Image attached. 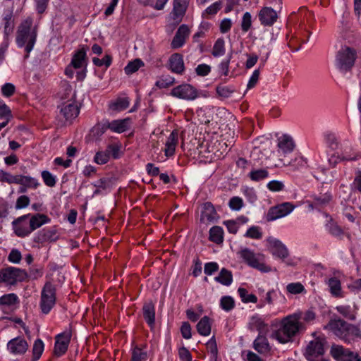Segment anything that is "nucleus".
<instances>
[{
	"label": "nucleus",
	"instance_id": "46",
	"mask_svg": "<svg viewBox=\"0 0 361 361\" xmlns=\"http://www.w3.org/2000/svg\"><path fill=\"white\" fill-rule=\"evenodd\" d=\"M238 293L242 302L244 303H256L257 302V296L254 294L249 293L248 291L244 288H238Z\"/></svg>",
	"mask_w": 361,
	"mask_h": 361
},
{
	"label": "nucleus",
	"instance_id": "42",
	"mask_svg": "<svg viewBox=\"0 0 361 361\" xmlns=\"http://www.w3.org/2000/svg\"><path fill=\"white\" fill-rule=\"evenodd\" d=\"M215 281L224 286H229L233 281V276L231 271L223 268L219 276L215 277Z\"/></svg>",
	"mask_w": 361,
	"mask_h": 361
},
{
	"label": "nucleus",
	"instance_id": "53",
	"mask_svg": "<svg viewBox=\"0 0 361 361\" xmlns=\"http://www.w3.org/2000/svg\"><path fill=\"white\" fill-rule=\"evenodd\" d=\"M130 105V99L128 97H121L116 99L111 107L114 110L122 111L127 109Z\"/></svg>",
	"mask_w": 361,
	"mask_h": 361
},
{
	"label": "nucleus",
	"instance_id": "40",
	"mask_svg": "<svg viewBox=\"0 0 361 361\" xmlns=\"http://www.w3.org/2000/svg\"><path fill=\"white\" fill-rule=\"evenodd\" d=\"M3 20L4 24V32L5 35L8 36L13 32L14 28L12 11H8L7 13H4Z\"/></svg>",
	"mask_w": 361,
	"mask_h": 361
},
{
	"label": "nucleus",
	"instance_id": "63",
	"mask_svg": "<svg viewBox=\"0 0 361 361\" xmlns=\"http://www.w3.org/2000/svg\"><path fill=\"white\" fill-rule=\"evenodd\" d=\"M252 25V16L249 12H245L241 22V29L244 32H247Z\"/></svg>",
	"mask_w": 361,
	"mask_h": 361
},
{
	"label": "nucleus",
	"instance_id": "13",
	"mask_svg": "<svg viewBox=\"0 0 361 361\" xmlns=\"http://www.w3.org/2000/svg\"><path fill=\"white\" fill-rule=\"evenodd\" d=\"M71 331H66L56 336L54 354L59 357L66 353L71 338Z\"/></svg>",
	"mask_w": 361,
	"mask_h": 361
},
{
	"label": "nucleus",
	"instance_id": "15",
	"mask_svg": "<svg viewBox=\"0 0 361 361\" xmlns=\"http://www.w3.org/2000/svg\"><path fill=\"white\" fill-rule=\"evenodd\" d=\"M277 146L279 147L278 152L280 155L286 157L288 154L293 151L295 145L290 136L283 135L278 139Z\"/></svg>",
	"mask_w": 361,
	"mask_h": 361
},
{
	"label": "nucleus",
	"instance_id": "10",
	"mask_svg": "<svg viewBox=\"0 0 361 361\" xmlns=\"http://www.w3.org/2000/svg\"><path fill=\"white\" fill-rule=\"evenodd\" d=\"M295 208V206L290 202H283L271 207L267 212V220L268 221H273L278 219L285 217L290 214Z\"/></svg>",
	"mask_w": 361,
	"mask_h": 361
},
{
	"label": "nucleus",
	"instance_id": "64",
	"mask_svg": "<svg viewBox=\"0 0 361 361\" xmlns=\"http://www.w3.org/2000/svg\"><path fill=\"white\" fill-rule=\"evenodd\" d=\"M15 92L16 87L12 83L6 82L1 87V94L5 97H11L12 95H13Z\"/></svg>",
	"mask_w": 361,
	"mask_h": 361
},
{
	"label": "nucleus",
	"instance_id": "28",
	"mask_svg": "<svg viewBox=\"0 0 361 361\" xmlns=\"http://www.w3.org/2000/svg\"><path fill=\"white\" fill-rule=\"evenodd\" d=\"M56 238V232L54 229L44 228L35 235L34 241L37 243H43L47 241H54Z\"/></svg>",
	"mask_w": 361,
	"mask_h": 361
},
{
	"label": "nucleus",
	"instance_id": "44",
	"mask_svg": "<svg viewBox=\"0 0 361 361\" xmlns=\"http://www.w3.org/2000/svg\"><path fill=\"white\" fill-rule=\"evenodd\" d=\"M16 184H20L25 187L36 188L39 185L38 180L30 176L18 175Z\"/></svg>",
	"mask_w": 361,
	"mask_h": 361
},
{
	"label": "nucleus",
	"instance_id": "23",
	"mask_svg": "<svg viewBox=\"0 0 361 361\" xmlns=\"http://www.w3.org/2000/svg\"><path fill=\"white\" fill-rule=\"evenodd\" d=\"M248 326L251 331H257L259 334H266L268 331L267 324L259 314H255L250 318Z\"/></svg>",
	"mask_w": 361,
	"mask_h": 361
},
{
	"label": "nucleus",
	"instance_id": "50",
	"mask_svg": "<svg viewBox=\"0 0 361 361\" xmlns=\"http://www.w3.org/2000/svg\"><path fill=\"white\" fill-rule=\"evenodd\" d=\"M44 345L41 339H37L32 347L33 361H37L41 357L44 351Z\"/></svg>",
	"mask_w": 361,
	"mask_h": 361
},
{
	"label": "nucleus",
	"instance_id": "51",
	"mask_svg": "<svg viewBox=\"0 0 361 361\" xmlns=\"http://www.w3.org/2000/svg\"><path fill=\"white\" fill-rule=\"evenodd\" d=\"M220 307L226 312H229L235 307L234 299L231 296H223L220 300Z\"/></svg>",
	"mask_w": 361,
	"mask_h": 361
},
{
	"label": "nucleus",
	"instance_id": "25",
	"mask_svg": "<svg viewBox=\"0 0 361 361\" xmlns=\"http://www.w3.org/2000/svg\"><path fill=\"white\" fill-rule=\"evenodd\" d=\"M169 68L172 72L177 74H182L184 72L183 58L180 54L175 53L170 56Z\"/></svg>",
	"mask_w": 361,
	"mask_h": 361
},
{
	"label": "nucleus",
	"instance_id": "3",
	"mask_svg": "<svg viewBox=\"0 0 361 361\" xmlns=\"http://www.w3.org/2000/svg\"><path fill=\"white\" fill-rule=\"evenodd\" d=\"M32 18L28 17L20 24L17 30L16 42L18 47H25V59L29 57V54L33 49L37 40V28H32Z\"/></svg>",
	"mask_w": 361,
	"mask_h": 361
},
{
	"label": "nucleus",
	"instance_id": "57",
	"mask_svg": "<svg viewBox=\"0 0 361 361\" xmlns=\"http://www.w3.org/2000/svg\"><path fill=\"white\" fill-rule=\"evenodd\" d=\"M207 348L210 353V358L218 357V348L214 336H212L206 343Z\"/></svg>",
	"mask_w": 361,
	"mask_h": 361
},
{
	"label": "nucleus",
	"instance_id": "24",
	"mask_svg": "<svg viewBox=\"0 0 361 361\" xmlns=\"http://www.w3.org/2000/svg\"><path fill=\"white\" fill-rule=\"evenodd\" d=\"M335 309L345 319L350 321H355L356 319L357 306L355 303L352 305H338Z\"/></svg>",
	"mask_w": 361,
	"mask_h": 361
},
{
	"label": "nucleus",
	"instance_id": "26",
	"mask_svg": "<svg viewBox=\"0 0 361 361\" xmlns=\"http://www.w3.org/2000/svg\"><path fill=\"white\" fill-rule=\"evenodd\" d=\"M269 243L273 255L281 259H285L288 256V250L287 247L280 240L273 239L269 241Z\"/></svg>",
	"mask_w": 361,
	"mask_h": 361
},
{
	"label": "nucleus",
	"instance_id": "38",
	"mask_svg": "<svg viewBox=\"0 0 361 361\" xmlns=\"http://www.w3.org/2000/svg\"><path fill=\"white\" fill-rule=\"evenodd\" d=\"M295 315L298 316V320L299 322L306 324H311L316 318V314L312 310H307L305 312L297 311L293 313Z\"/></svg>",
	"mask_w": 361,
	"mask_h": 361
},
{
	"label": "nucleus",
	"instance_id": "8",
	"mask_svg": "<svg viewBox=\"0 0 361 361\" xmlns=\"http://www.w3.org/2000/svg\"><path fill=\"white\" fill-rule=\"evenodd\" d=\"M238 254L240 257L251 267L264 273L271 271V268L263 262L262 255H257L248 248L241 250Z\"/></svg>",
	"mask_w": 361,
	"mask_h": 361
},
{
	"label": "nucleus",
	"instance_id": "41",
	"mask_svg": "<svg viewBox=\"0 0 361 361\" xmlns=\"http://www.w3.org/2000/svg\"><path fill=\"white\" fill-rule=\"evenodd\" d=\"M331 200V195L328 193L320 194L314 197L313 202L310 204V207L312 208L322 207L328 204Z\"/></svg>",
	"mask_w": 361,
	"mask_h": 361
},
{
	"label": "nucleus",
	"instance_id": "55",
	"mask_svg": "<svg viewBox=\"0 0 361 361\" xmlns=\"http://www.w3.org/2000/svg\"><path fill=\"white\" fill-rule=\"evenodd\" d=\"M286 290L288 293L294 295L305 292L304 286L300 282L288 283Z\"/></svg>",
	"mask_w": 361,
	"mask_h": 361
},
{
	"label": "nucleus",
	"instance_id": "61",
	"mask_svg": "<svg viewBox=\"0 0 361 361\" xmlns=\"http://www.w3.org/2000/svg\"><path fill=\"white\" fill-rule=\"evenodd\" d=\"M345 161L343 158L340 156L338 151H334L329 154L328 158V163L330 167H335L338 163Z\"/></svg>",
	"mask_w": 361,
	"mask_h": 361
},
{
	"label": "nucleus",
	"instance_id": "37",
	"mask_svg": "<svg viewBox=\"0 0 361 361\" xmlns=\"http://www.w3.org/2000/svg\"><path fill=\"white\" fill-rule=\"evenodd\" d=\"M324 141L327 147L332 152L338 151V148L341 142H339L338 138L336 134L333 133H326L324 135Z\"/></svg>",
	"mask_w": 361,
	"mask_h": 361
},
{
	"label": "nucleus",
	"instance_id": "60",
	"mask_svg": "<svg viewBox=\"0 0 361 361\" xmlns=\"http://www.w3.org/2000/svg\"><path fill=\"white\" fill-rule=\"evenodd\" d=\"M21 260V252L18 249L13 248L8 255V261L13 264H19Z\"/></svg>",
	"mask_w": 361,
	"mask_h": 361
},
{
	"label": "nucleus",
	"instance_id": "30",
	"mask_svg": "<svg viewBox=\"0 0 361 361\" xmlns=\"http://www.w3.org/2000/svg\"><path fill=\"white\" fill-rule=\"evenodd\" d=\"M253 348L260 354L267 353L271 348L265 334H259L253 342Z\"/></svg>",
	"mask_w": 361,
	"mask_h": 361
},
{
	"label": "nucleus",
	"instance_id": "2",
	"mask_svg": "<svg viewBox=\"0 0 361 361\" xmlns=\"http://www.w3.org/2000/svg\"><path fill=\"white\" fill-rule=\"evenodd\" d=\"M324 329L331 331L345 343H350L355 339L361 338V331L357 326L349 324L339 317L331 319Z\"/></svg>",
	"mask_w": 361,
	"mask_h": 361
},
{
	"label": "nucleus",
	"instance_id": "45",
	"mask_svg": "<svg viewBox=\"0 0 361 361\" xmlns=\"http://www.w3.org/2000/svg\"><path fill=\"white\" fill-rule=\"evenodd\" d=\"M225 53V41L223 38H219L213 46L212 54L214 57H220L224 56Z\"/></svg>",
	"mask_w": 361,
	"mask_h": 361
},
{
	"label": "nucleus",
	"instance_id": "59",
	"mask_svg": "<svg viewBox=\"0 0 361 361\" xmlns=\"http://www.w3.org/2000/svg\"><path fill=\"white\" fill-rule=\"evenodd\" d=\"M222 7V1L221 0L216 1L209 7H207L202 13L204 15H215Z\"/></svg>",
	"mask_w": 361,
	"mask_h": 361
},
{
	"label": "nucleus",
	"instance_id": "17",
	"mask_svg": "<svg viewBox=\"0 0 361 361\" xmlns=\"http://www.w3.org/2000/svg\"><path fill=\"white\" fill-rule=\"evenodd\" d=\"M189 0H173L172 18L176 23H179L185 15Z\"/></svg>",
	"mask_w": 361,
	"mask_h": 361
},
{
	"label": "nucleus",
	"instance_id": "22",
	"mask_svg": "<svg viewBox=\"0 0 361 361\" xmlns=\"http://www.w3.org/2000/svg\"><path fill=\"white\" fill-rule=\"evenodd\" d=\"M142 313L145 322L152 329L155 324V305L152 300L144 303Z\"/></svg>",
	"mask_w": 361,
	"mask_h": 361
},
{
	"label": "nucleus",
	"instance_id": "47",
	"mask_svg": "<svg viewBox=\"0 0 361 361\" xmlns=\"http://www.w3.org/2000/svg\"><path fill=\"white\" fill-rule=\"evenodd\" d=\"M248 176L253 181H261L269 176V171L267 169H260L251 171Z\"/></svg>",
	"mask_w": 361,
	"mask_h": 361
},
{
	"label": "nucleus",
	"instance_id": "20",
	"mask_svg": "<svg viewBox=\"0 0 361 361\" xmlns=\"http://www.w3.org/2000/svg\"><path fill=\"white\" fill-rule=\"evenodd\" d=\"M219 218L214 205L211 202H205L202 204L201 213V221L214 222Z\"/></svg>",
	"mask_w": 361,
	"mask_h": 361
},
{
	"label": "nucleus",
	"instance_id": "19",
	"mask_svg": "<svg viewBox=\"0 0 361 361\" xmlns=\"http://www.w3.org/2000/svg\"><path fill=\"white\" fill-rule=\"evenodd\" d=\"M132 124V120L130 118H126L123 119L114 120L109 122L107 125V128L111 131L122 133L130 129Z\"/></svg>",
	"mask_w": 361,
	"mask_h": 361
},
{
	"label": "nucleus",
	"instance_id": "1",
	"mask_svg": "<svg viewBox=\"0 0 361 361\" xmlns=\"http://www.w3.org/2000/svg\"><path fill=\"white\" fill-rule=\"evenodd\" d=\"M298 318V316L293 313L283 317L280 321L279 327L273 333V337L283 344L292 341L299 333L306 329Z\"/></svg>",
	"mask_w": 361,
	"mask_h": 361
},
{
	"label": "nucleus",
	"instance_id": "33",
	"mask_svg": "<svg viewBox=\"0 0 361 361\" xmlns=\"http://www.w3.org/2000/svg\"><path fill=\"white\" fill-rule=\"evenodd\" d=\"M80 110L78 106L74 103L65 104L61 109V113L66 121H71L76 118L79 114Z\"/></svg>",
	"mask_w": 361,
	"mask_h": 361
},
{
	"label": "nucleus",
	"instance_id": "48",
	"mask_svg": "<svg viewBox=\"0 0 361 361\" xmlns=\"http://www.w3.org/2000/svg\"><path fill=\"white\" fill-rule=\"evenodd\" d=\"M18 302V297L15 293L5 294L0 297V305L12 306Z\"/></svg>",
	"mask_w": 361,
	"mask_h": 361
},
{
	"label": "nucleus",
	"instance_id": "12",
	"mask_svg": "<svg viewBox=\"0 0 361 361\" xmlns=\"http://www.w3.org/2000/svg\"><path fill=\"white\" fill-rule=\"evenodd\" d=\"M30 214L21 216L12 222L16 235L20 238L28 236L32 233L29 223Z\"/></svg>",
	"mask_w": 361,
	"mask_h": 361
},
{
	"label": "nucleus",
	"instance_id": "11",
	"mask_svg": "<svg viewBox=\"0 0 361 361\" xmlns=\"http://www.w3.org/2000/svg\"><path fill=\"white\" fill-rule=\"evenodd\" d=\"M331 356L341 361H360L361 357L357 353H354L349 349L345 348L342 345H334L331 348Z\"/></svg>",
	"mask_w": 361,
	"mask_h": 361
},
{
	"label": "nucleus",
	"instance_id": "5",
	"mask_svg": "<svg viewBox=\"0 0 361 361\" xmlns=\"http://www.w3.org/2000/svg\"><path fill=\"white\" fill-rule=\"evenodd\" d=\"M56 302V287L51 282L47 281L43 286L39 301V308L44 314H48Z\"/></svg>",
	"mask_w": 361,
	"mask_h": 361
},
{
	"label": "nucleus",
	"instance_id": "29",
	"mask_svg": "<svg viewBox=\"0 0 361 361\" xmlns=\"http://www.w3.org/2000/svg\"><path fill=\"white\" fill-rule=\"evenodd\" d=\"M305 165L306 161L302 157H296L291 160L280 159L279 162L278 164H276V166L277 167L287 166H289L293 171L298 170L304 167Z\"/></svg>",
	"mask_w": 361,
	"mask_h": 361
},
{
	"label": "nucleus",
	"instance_id": "9",
	"mask_svg": "<svg viewBox=\"0 0 361 361\" xmlns=\"http://www.w3.org/2000/svg\"><path fill=\"white\" fill-rule=\"evenodd\" d=\"M170 94L180 99L193 101L200 96L199 91L188 83H183L173 87Z\"/></svg>",
	"mask_w": 361,
	"mask_h": 361
},
{
	"label": "nucleus",
	"instance_id": "14",
	"mask_svg": "<svg viewBox=\"0 0 361 361\" xmlns=\"http://www.w3.org/2000/svg\"><path fill=\"white\" fill-rule=\"evenodd\" d=\"M28 348V344L25 338L22 337H16L7 343V349L10 353L18 355H23Z\"/></svg>",
	"mask_w": 361,
	"mask_h": 361
},
{
	"label": "nucleus",
	"instance_id": "7",
	"mask_svg": "<svg viewBox=\"0 0 361 361\" xmlns=\"http://www.w3.org/2000/svg\"><path fill=\"white\" fill-rule=\"evenodd\" d=\"M27 279V273L25 270L8 267L0 270V283H5L8 285H15L18 282H22Z\"/></svg>",
	"mask_w": 361,
	"mask_h": 361
},
{
	"label": "nucleus",
	"instance_id": "31",
	"mask_svg": "<svg viewBox=\"0 0 361 361\" xmlns=\"http://www.w3.org/2000/svg\"><path fill=\"white\" fill-rule=\"evenodd\" d=\"M147 345L145 344L133 345L131 348V361H146L147 360Z\"/></svg>",
	"mask_w": 361,
	"mask_h": 361
},
{
	"label": "nucleus",
	"instance_id": "34",
	"mask_svg": "<svg viewBox=\"0 0 361 361\" xmlns=\"http://www.w3.org/2000/svg\"><path fill=\"white\" fill-rule=\"evenodd\" d=\"M197 332L203 336H207L211 334L212 322L209 317H203L197 324Z\"/></svg>",
	"mask_w": 361,
	"mask_h": 361
},
{
	"label": "nucleus",
	"instance_id": "6",
	"mask_svg": "<svg viewBox=\"0 0 361 361\" xmlns=\"http://www.w3.org/2000/svg\"><path fill=\"white\" fill-rule=\"evenodd\" d=\"M326 343L324 337H317L307 345L305 356L309 361H326L324 358V345Z\"/></svg>",
	"mask_w": 361,
	"mask_h": 361
},
{
	"label": "nucleus",
	"instance_id": "58",
	"mask_svg": "<svg viewBox=\"0 0 361 361\" xmlns=\"http://www.w3.org/2000/svg\"><path fill=\"white\" fill-rule=\"evenodd\" d=\"M110 157L106 152L105 151H99L97 152L94 157V161L97 163V164H105L107 163L109 160Z\"/></svg>",
	"mask_w": 361,
	"mask_h": 361
},
{
	"label": "nucleus",
	"instance_id": "49",
	"mask_svg": "<svg viewBox=\"0 0 361 361\" xmlns=\"http://www.w3.org/2000/svg\"><path fill=\"white\" fill-rule=\"evenodd\" d=\"M144 66V63L140 59H136L133 61H130L124 68L125 73L127 75H130L135 73L138 69Z\"/></svg>",
	"mask_w": 361,
	"mask_h": 361
},
{
	"label": "nucleus",
	"instance_id": "21",
	"mask_svg": "<svg viewBox=\"0 0 361 361\" xmlns=\"http://www.w3.org/2000/svg\"><path fill=\"white\" fill-rule=\"evenodd\" d=\"M338 152L343 160L355 161L358 159L359 155L355 152L348 141H343L339 146Z\"/></svg>",
	"mask_w": 361,
	"mask_h": 361
},
{
	"label": "nucleus",
	"instance_id": "35",
	"mask_svg": "<svg viewBox=\"0 0 361 361\" xmlns=\"http://www.w3.org/2000/svg\"><path fill=\"white\" fill-rule=\"evenodd\" d=\"M87 48L82 47L73 56L71 65L74 68H80L82 66L84 61L86 60Z\"/></svg>",
	"mask_w": 361,
	"mask_h": 361
},
{
	"label": "nucleus",
	"instance_id": "62",
	"mask_svg": "<svg viewBox=\"0 0 361 361\" xmlns=\"http://www.w3.org/2000/svg\"><path fill=\"white\" fill-rule=\"evenodd\" d=\"M92 62L95 66H97L98 67H102V66H105L106 68H108L111 64L112 58L110 55H106L102 59H99V58L94 57L92 59Z\"/></svg>",
	"mask_w": 361,
	"mask_h": 361
},
{
	"label": "nucleus",
	"instance_id": "16",
	"mask_svg": "<svg viewBox=\"0 0 361 361\" xmlns=\"http://www.w3.org/2000/svg\"><path fill=\"white\" fill-rule=\"evenodd\" d=\"M277 18L276 12L270 7H264L259 13V20L264 26H271Z\"/></svg>",
	"mask_w": 361,
	"mask_h": 361
},
{
	"label": "nucleus",
	"instance_id": "32",
	"mask_svg": "<svg viewBox=\"0 0 361 361\" xmlns=\"http://www.w3.org/2000/svg\"><path fill=\"white\" fill-rule=\"evenodd\" d=\"M178 132L177 130H173L169 136L166 144H165V155L166 157H171L174 154L176 147L178 144Z\"/></svg>",
	"mask_w": 361,
	"mask_h": 361
},
{
	"label": "nucleus",
	"instance_id": "18",
	"mask_svg": "<svg viewBox=\"0 0 361 361\" xmlns=\"http://www.w3.org/2000/svg\"><path fill=\"white\" fill-rule=\"evenodd\" d=\"M190 35V29L188 25L183 24L181 25L171 42V47L173 49H178L181 47L185 42V39Z\"/></svg>",
	"mask_w": 361,
	"mask_h": 361
},
{
	"label": "nucleus",
	"instance_id": "39",
	"mask_svg": "<svg viewBox=\"0 0 361 361\" xmlns=\"http://www.w3.org/2000/svg\"><path fill=\"white\" fill-rule=\"evenodd\" d=\"M209 240L216 244L224 241V230L221 226H215L209 230Z\"/></svg>",
	"mask_w": 361,
	"mask_h": 361
},
{
	"label": "nucleus",
	"instance_id": "52",
	"mask_svg": "<svg viewBox=\"0 0 361 361\" xmlns=\"http://www.w3.org/2000/svg\"><path fill=\"white\" fill-rule=\"evenodd\" d=\"M216 91L219 97L228 98L235 92V89L232 86L219 85L216 87Z\"/></svg>",
	"mask_w": 361,
	"mask_h": 361
},
{
	"label": "nucleus",
	"instance_id": "27",
	"mask_svg": "<svg viewBox=\"0 0 361 361\" xmlns=\"http://www.w3.org/2000/svg\"><path fill=\"white\" fill-rule=\"evenodd\" d=\"M50 221V218L48 217L46 214L39 213L35 214H30L29 223L30 225V228L32 229V232L41 227L42 226L49 223Z\"/></svg>",
	"mask_w": 361,
	"mask_h": 361
},
{
	"label": "nucleus",
	"instance_id": "54",
	"mask_svg": "<svg viewBox=\"0 0 361 361\" xmlns=\"http://www.w3.org/2000/svg\"><path fill=\"white\" fill-rule=\"evenodd\" d=\"M92 185L97 188L102 190H107L112 188V180L109 178H102L97 181H94Z\"/></svg>",
	"mask_w": 361,
	"mask_h": 361
},
{
	"label": "nucleus",
	"instance_id": "56",
	"mask_svg": "<svg viewBox=\"0 0 361 361\" xmlns=\"http://www.w3.org/2000/svg\"><path fill=\"white\" fill-rule=\"evenodd\" d=\"M42 178L44 184L48 187H54L56 185V177L48 171L42 172Z\"/></svg>",
	"mask_w": 361,
	"mask_h": 361
},
{
	"label": "nucleus",
	"instance_id": "4",
	"mask_svg": "<svg viewBox=\"0 0 361 361\" xmlns=\"http://www.w3.org/2000/svg\"><path fill=\"white\" fill-rule=\"evenodd\" d=\"M357 51L349 47H343L337 52L335 59L336 67L342 73H346L354 66Z\"/></svg>",
	"mask_w": 361,
	"mask_h": 361
},
{
	"label": "nucleus",
	"instance_id": "43",
	"mask_svg": "<svg viewBox=\"0 0 361 361\" xmlns=\"http://www.w3.org/2000/svg\"><path fill=\"white\" fill-rule=\"evenodd\" d=\"M331 293L334 296H341V284L340 280L336 277H331L326 281Z\"/></svg>",
	"mask_w": 361,
	"mask_h": 361
},
{
	"label": "nucleus",
	"instance_id": "36",
	"mask_svg": "<svg viewBox=\"0 0 361 361\" xmlns=\"http://www.w3.org/2000/svg\"><path fill=\"white\" fill-rule=\"evenodd\" d=\"M325 228L330 235L338 239H341L344 235V231L341 227L336 222L334 221L332 219H330L326 224Z\"/></svg>",
	"mask_w": 361,
	"mask_h": 361
}]
</instances>
